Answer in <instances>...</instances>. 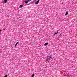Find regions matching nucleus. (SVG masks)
<instances>
[{
  "mask_svg": "<svg viewBox=\"0 0 77 77\" xmlns=\"http://www.w3.org/2000/svg\"><path fill=\"white\" fill-rule=\"evenodd\" d=\"M34 75H35V74H32V77H34Z\"/></svg>",
  "mask_w": 77,
  "mask_h": 77,
  "instance_id": "7",
  "label": "nucleus"
},
{
  "mask_svg": "<svg viewBox=\"0 0 77 77\" xmlns=\"http://www.w3.org/2000/svg\"><path fill=\"white\" fill-rule=\"evenodd\" d=\"M1 33V30H0V33Z\"/></svg>",
  "mask_w": 77,
  "mask_h": 77,
  "instance_id": "16",
  "label": "nucleus"
},
{
  "mask_svg": "<svg viewBox=\"0 0 77 77\" xmlns=\"http://www.w3.org/2000/svg\"><path fill=\"white\" fill-rule=\"evenodd\" d=\"M18 44V42H17L16 44L15 45H17Z\"/></svg>",
  "mask_w": 77,
  "mask_h": 77,
  "instance_id": "11",
  "label": "nucleus"
},
{
  "mask_svg": "<svg viewBox=\"0 0 77 77\" xmlns=\"http://www.w3.org/2000/svg\"><path fill=\"white\" fill-rule=\"evenodd\" d=\"M7 76H8V75H5V76H4V77H7Z\"/></svg>",
  "mask_w": 77,
  "mask_h": 77,
  "instance_id": "12",
  "label": "nucleus"
},
{
  "mask_svg": "<svg viewBox=\"0 0 77 77\" xmlns=\"http://www.w3.org/2000/svg\"><path fill=\"white\" fill-rule=\"evenodd\" d=\"M68 12L66 11V14H65V15H68Z\"/></svg>",
  "mask_w": 77,
  "mask_h": 77,
  "instance_id": "4",
  "label": "nucleus"
},
{
  "mask_svg": "<svg viewBox=\"0 0 77 77\" xmlns=\"http://www.w3.org/2000/svg\"><path fill=\"white\" fill-rule=\"evenodd\" d=\"M39 0H38L37 1H36L35 2V5H38V4L39 3Z\"/></svg>",
  "mask_w": 77,
  "mask_h": 77,
  "instance_id": "2",
  "label": "nucleus"
},
{
  "mask_svg": "<svg viewBox=\"0 0 77 77\" xmlns=\"http://www.w3.org/2000/svg\"><path fill=\"white\" fill-rule=\"evenodd\" d=\"M51 58H52V56H50L49 57L47 56L46 57V60H48L51 59Z\"/></svg>",
  "mask_w": 77,
  "mask_h": 77,
  "instance_id": "1",
  "label": "nucleus"
},
{
  "mask_svg": "<svg viewBox=\"0 0 77 77\" xmlns=\"http://www.w3.org/2000/svg\"><path fill=\"white\" fill-rule=\"evenodd\" d=\"M28 1V2H31V0H29Z\"/></svg>",
  "mask_w": 77,
  "mask_h": 77,
  "instance_id": "13",
  "label": "nucleus"
},
{
  "mask_svg": "<svg viewBox=\"0 0 77 77\" xmlns=\"http://www.w3.org/2000/svg\"><path fill=\"white\" fill-rule=\"evenodd\" d=\"M48 42L45 43L44 44V45L46 46V45H48Z\"/></svg>",
  "mask_w": 77,
  "mask_h": 77,
  "instance_id": "5",
  "label": "nucleus"
},
{
  "mask_svg": "<svg viewBox=\"0 0 77 77\" xmlns=\"http://www.w3.org/2000/svg\"><path fill=\"white\" fill-rule=\"evenodd\" d=\"M20 8H22V7H23V5H20Z\"/></svg>",
  "mask_w": 77,
  "mask_h": 77,
  "instance_id": "9",
  "label": "nucleus"
},
{
  "mask_svg": "<svg viewBox=\"0 0 77 77\" xmlns=\"http://www.w3.org/2000/svg\"><path fill=\"white\" fill-rule=\"evenodd\" d=\"M8 0H4V2L5 3H7V1Z\"/></svg>",
  "mask_w": 77,
  "mask_h": 77,
  "instance_id": "6",
  "label": "nucleus"
},
{
  "mask_svg": "<svg viewBox=\"0 0 77 77\" xmlns=\"http://www.w3.org/2000/svg\"><path fill=\"white\" fill-rule=\"evenodd\" d=\"M16 46H17V45H15V47H16Z\"/></svg>",
  "mask_w": 77,
  "mask_h": 77,
  "instance_id": "15",
  "label": "nucleus"
},
{
  "mask_svg": "<svg viewBox=\"0 0 77 77\" xmlns=\"http://www.w3.org/2000/svg\"><path fill=\"white\" fill-rule=\"evenodd\" d=\"M31 2H34V0H31Z\"/></svg>",
  "mask_w": 77,
  "mask_h": 77,
  "instance_id": "14",
  "label": "nucleus"
},
{
  "mask_svg": "<svg viewBox=\"0 0 77 77\" xmlns=\"http://www.w3.org/2000/svg\"><path fill=\"white\" fill-rule=\"evenodd\" d=\"M24 2H25V3H26L27 4L28 3H29V1H25Z\"/></svg>",
  "mask_w": 77,
  "mask_h": 77,
  "instance_id": "3",
  "label": "nucleus"
},
{
  "mask_svg": "<svg viewBox=\"0 0 77 77\" xmlns=\"http://www.w3.org/2000/svg\"><path fill=\"white\" fill-rule=\"evenodd\" d=\"M57 33H58V32H55L54 35H57Z\"/></svg>",
  "mask_w": 77,
  "mask_h": 77,
  "instance_id": "8",
  "label": "nucleus"
},
{
  "mask_svg": "<svg viewBox=\"0 0 77 77\" xmlns=\"http://www.w3.org/2000/svg\"><path fill=\"white\" fill-rule=\"evenodd\" d=\"M67 77H70V76L69 75H67Z\"/></svg>",
  "mask_w": 77,
  "mask_h": 77,
  "instance_id": "10",
  "label": "nucleus"
}]
</instances>
